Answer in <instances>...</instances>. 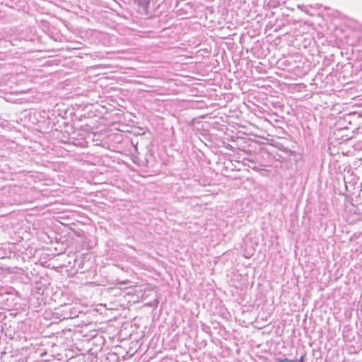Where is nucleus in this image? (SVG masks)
<instances>
[{"instance_id":"obj_1","label":"nucleus","mask_w":362,"mask_h":362,"mask_svg":"<svg viewBox=\"0 0 362 362\" xmlns=\"http://www.w3.org/2000/svg\"><path fill=\"white\" fill-rule=\"evenodd\" d=\"M277 362H296L294 360H289V359H281V358H279L277 360Z\"/></svg>"},{"instance_id":"obj_2","label":"nucleus","mask_w":362,"mask_h":362,"mask_svg":"<svg viewBox=\"0 0 362 362\" xmlns=\"http://www.w3.org/2000/svg\"><path fill=\"white\" fill-rule=\"evenodd\" d=\"M304 356H302L298 362H304Z\"/></svg>"}]
</instances>
